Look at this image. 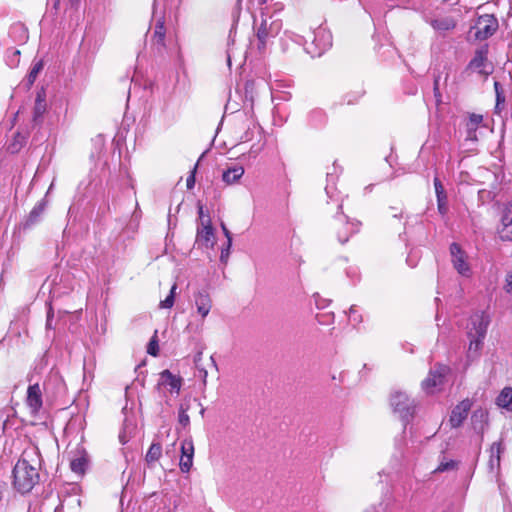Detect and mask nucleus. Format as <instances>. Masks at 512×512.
<instances>
[{
	"instance_id": "1",
	"label": "nucleus",
	"mask_w": 512,
	"mask_h": 512,
	"mask_svg": "<svg viewBox=\"0 0 512 512\" xmlns=\"http://www.w3.org/2000/svg\"><path fill=\"white\" fill-rule=\"evenodd\" d=\"M41 454L36 446L25 448L13 469V486L21 494L29 493L40 481Z\"/></svg>"
},
{
	"instance_id": "2",
	"label": "nucleus",
	"mask_w": 512,
	"mask_h": 512,
	"mask_svg": "<svg viewBox=\"0 0 512 512\" xmlns=\"http://www.w3.org/2000/svg\"><path fill=\"white\" fill-rule=\"evenodd\" d=\"M471 323L472 328L468 332L469 347L467 358L473 361L480 356L489 325V318L484 313L477 314L471 318Z\"/></svg>"
},
{
	"instance_id": "3",
	"label": "nucleus",
	"mask_w": 512,
	"mask_h": 512,
	"mask_svg": "<svg viewBox=\"0 0 512 512\" xmlns=\"http://www.w3.org/2000/svg\"><path fill=\"white\" fill-rule=\"evenodd\" d=\"M390 404L395 413L405 421V424L413 418L416 404L406 393L396 391L391 395Z\"/></svg>"
},
{
	"instance_id": "4",
	"label": "nucleus",
	"mask_w": 512,
	"mask_h": 512,
	"mask_svg": "<svg viewBox=\"0 0 512 512\" xmlns=\"http://www.w3.org/2000/svg\"><path fill=\"white\" fill-rule=\"evenodd\" d=\"M498 20L492 14L481 15L477 18L472 30L477 40H486L491 37L498 29Z\"/></svg>"
},
{
	"instance_id": "5",
	"label": "nucleus",
	"mask_w": 512,
	"mask_h": 512,
	"mask_svg": "<svg viewBox=\"0 0 512 512\" xmlns=\"http://www.w3.org/2000/svg\"><path fill=\"white\" fill-rule=\"evenodd\" d=\"M450 368L444 364H436L433 370H430L428 376L422 381V388L429 394H433L444 384L446 375Z\"/></svg>"
},
{
	"instance_id": "6",
	"label": "nucleus",
	"mask_w": 512,
	"mask_h": 512,
	"mask_svg": "<svg viewBox=\"0 0 512 512\" xmlns=\"http://www.w3.org/2000/svg\"><path fill=\"white\" fill-rule=\"evenodd\" d=\"M450 254L453 266L458 273L463 276H469L471 269L467 262V255L458 243L454 242L450 245Z\"/></svg>"
},
{
	"instance_id": "7",
	"label": "nucleus",
	"mask_w": 512,
	"mask_h": 512,
	"mask_svg": "<svg viewBox=\"0 0 512 512\" xmlns=\"http://www.w3.org/2000/svg\"><path fill=\"white\" fill-rule=\"evenodd\" d=\"M26 405L33 416L39 414L43 406V393L40 385L35 383L27 389Z\"/></svg>"
},
{
	"instance_id": "8",
	"label": "nucleus",
	"mask_w": 512,
	"mask_h": 512,
	"mask_svg": "<svg viewBox=\"0 0 512 512\" xmlns=\"http://www.w3.org/2000/svg\"><path fill=\"white\" fill-rule=\"evenodd\" d=\"M196 242L205 247H213L215 242L214 229L209 216L203 221L201 227L197 229Z\"/></svg>"
},
{
	"instance_id": "9",
	"label": "nucleus",
	"mask_w": 512,
	"mask_h": 512,
	"mask_svg": "<svg viewBox=\"0 0 512 512\" xmlns=\"http://www.w3.org/2000/svg\"><path fill=\"white\" fill-rule=\"evenodd\" d=\"M194 444L191 439H185L181 443L180 470L184 473L190 471L193 465Z\"/></svg>"
},
{
	"instance_id": "10",
	"label": "nucleus",
	"mask_w": 512,
	"mask_h": 512,
	"mask_svg": "<svg viewBox=\"0 0 512 512\" xmlns=\"http://www.w3.org/2000/svg\"><path fill=\"white\" fill-rule=\"evenodd\" d=\"M471 408V402L469 399L461 401L453 410L449 418L451 427L457 428L462 425L464 420L468 416V412Z\"/></svg>"
},
{
	"instance_id": "11",
	"label": "nucleus",
	"mask_w": 512,
	"mask_h": 512,
	"mask_svg": "<svg viewBox=\"0 0 512 512\" xmlns=\"http://www.w3.org/2000/svg\"><path fill=\"white\" fill-rule=\"evenodd\" d=\"M165 37H166V28L164 25V20L159 19L155 24L154 31L151 36V47L157 53H162L164 51Z\"/></svg>"
},
{
	"instance_id": "12",
	"label": "nucleus",
	"mask_w": 512,
	"mask_h": 512,
	"mask_svg": "<svg viewBox=\"0 0 512 512\" xmlns=\"http://www.w3.org/2000/svg\"><path fill=\"white\" fill-rule=\"evenodd\" d=\"M488 55V45H484L477 49L473 59L469 62L468 68L477 70L480 74L488 75L490 72L486 70Z\"/></svg>"
},
{
	"instance_id": "13",
	"label": "nucleus",
	"mask_w": 512,
	"mask_h": 512,
	"mask_svg": "<svg viewBox=\"0 0 512 512\" xmlns=\"http://www.w3.org/2000/svg\"><path fill=\"white\" fill-rule=\"evenodd\" d=\"M360 222L350 223L348 221L340 220L335 227L336 236L341 244L348 242L351 234L358 231Z\"/></svg>"
},
{
	"instance_id": "14",
	"label": "nucleus",
	"mask_w": 512,
	"mask_h": 512,
	"mask_svg": "<svg viewBox=\"0 0 512 512\" xmlns=\"http://www.w3.org/2000/svg\"><path fill=\"white\" fill-rule=\"evenodd\" d=\"M46 206L47 202L45 200H41L35 204V206L32 208L23 224L24 229H30L37 225L38 223H40L44 215Z\"/></svg>"
},
{
	"instance_id": "15",
	"label": "nucleus",
	"mask_w": 512,
	"mask_h": 512,
	"mask_svg": "<svg viewBox=\"0 0 512 512\" xmlns=\"http://www.w3.org/2000/svg\"><path fill=\"white\" fill-rule=\"evenodd\" d=\"M503 441L499 440L496 442H493L490 446L489 453V470L492 473H497L500 469V461H501V454L503 452Z\"/></svg>"
},
{
	"instance_id": "16",
	"label": "nucleus",
	"mask_w": 512,
	"mask_h": 512,
	"mask_svg": "<svg viewBox=\"0 0 512 512\" xmlns=\"http://www.w3.org/2000/svg\"><path fill=\"white\" fill-rule=\"evenodd\" d=\"M498 234L502 241H512V213L511 208L503 209L501 225Z\"/></svg>"
},
{
	"instance_id": "17",
	"label": "nucleus",
	"mask_w": 512,
	"mask_h": 512,
	"mask_svg": "<svg viewBox=\"0 0 512 512\" xmlns=\"http://www.w3.org/2000/svg\"><path fill=\"white\" fill-rule=\"evenodd\" d=\"M194 363L196 368L200 372V377L202 378L203 382L206 383V379L208 376V368H217L216 363L212 356L208 358H203V353L199 351L194 358Z\"/></svg>"
},
{
	"instance_id": "18",
	"label": "nucleus",
	"mask_w": 512,
	"mask_h": 512,
	"mask_svg": "<svg viewBox=\"0 0 512 512\" xmlns=\"http://www.w3.org/2000/svg\"><path fill=\"white\" fill-rule=\"evenodd\" d=\"M47 104H46V91L44 88H41L37 91L34 109H33V121L37 122L42 118L44 113L46 112Z\"/></svg>"
},
{
	"instance_id": "19",
	"label": "nucleus",
	"mask_w": 512,
	"mask_h": 512,
	"mask_svg": "<svg viewBox=\"0 0 512 512\" xmlns=\"http://www.w3.org/2000/svg\"><path fill=\"white\" fill-rule=\"evenodd\" d=\"M434 188L437 196L438 210L442 215H444L448 211L447 194L442 182L438 177L434 178Z\"/></svg>"
},
{
	"instance_id": "20",
	"label": "nucleus",
	"mask_w": 512,
	"mask_h": 512,
	"mask_svg": "<svg viewBox=\"0 0 512 512\" xmlns=\"http://www.w3.org/2000/svg\"><path fill=\"white\" fill-rule=\"evenodd\" d=\"M195 304H196L198 313L203 318H205L209 314L211 307H212V301L207 292H199L195 296Z\"/></svg>"
},
{
	"instance_id": "21",
	"label": "nucleus",
	"mask_w": 512,
	"mask_h": 512,
	"mask_svg": "<svg viewBox=\"0 0 512 512\" xmlns=\"http://www.w3.org/2000/svg\"><path fill=\"white\" fill-rule=\"evenodd\" d=\"M162 382L161 384L167 385L170 387V391H175L176 394H179L181 386H182V379L179 376L173 375L169 370H163L160 373Z\"/></svg>"
},
{
	"instance_id": "22",
	"label": "nucleus",
	"mask_w": 512,
	"mask_h": 512,
	"mask_svg": "<svg viewBox=\"0 0 512 512\" xmlns=\"http://www.w3.org/2000/svg\"><path fill=\"white\" fill-rule=\"evenodd\" d=\"M271 28L272 24L270 25V27H268L267 20L262 19L259 27L256 30V37L258 40L257 47L260 52H264L266 49L267 39L269 37Z\"/></svg>"
},
{
	"instance_id": "23",
	"label": "nucleus",
	"mask_w": 512,
	"mask_h": 512,
	"mask_svg": "<svg viewBox=\"0 0 512 512\" xmlns=\"http://www.w3.org/2000/svg\"><path fill=\"white\" fill-rule=\"evenodd\" d=\"M244 174V168L241 165H236L223 171L222 180L227 185L237 183Z\"/></svg>"
},
{
	"instance_id": "24",
	"label": "nucleus",
	"mask_w": 512,
	"mask_h": 512,
	"mask_svg": "<svg viewBox=\"0 0 512 512\" xmlns=\"http://www.w3.org/2000/svg\"><path fill=\"white\" fill-rule=\"evenodd\" d=\"M431 26L437 31H449L456 27V21L452 17L445 16L432 20Z\"/></svg>"
},
{
	"instance_id": "25",
	"label": "nucleus",
	"mask_w": 512,
	"mask_h": 512,
	"mask_svg": "<svg viewBox=\"0 0 512 512\" xmlns=\"http://www.w3.org/2000/svg\"><path fill=\"white\" fill-rule=\"evenodd\" d=\"M499 407L512 412V387H505L496 399Z\"/></svg>"
},
{
	"instance_id": "26",
	"label": "nucleus",
	"mask_w": 512,
	"mask_h": 512,
	"mask_svg": "<svg viewBox=\"0 0 512 512\" xmlns=\"http://www.w3.org/2000/svg\"><path fill=\"white\" fill-rule=\"evenodd\" d=\"M190 399H185L183 403L179 406L178 411V422L179 424L186 428L190 425V418L188 415V410L190 409Z\"/></svg>"
},
{
	"instance_id": "27",
	"label": "nucleus",
	"mask_w": 512,
	"mask_h": 512,
	"mask_svg": "<svg viewBox=\"0 0 512 512\" xmlns=\"http://www.w3.org/2000/svg\"><path fill=\"white\" fill-rule=\"evenodd\" d=\"M88 464V459L85 454L80 455L71 460L70 468L74 473L79 475H83L85 473L86 467Z\"/></svg>"
},
{
	"instance_id": "28",
	"label": "nucleus",
	"mask_w": 512,
	"mask_h": 512,
	"mask_svg": "<svg viewBox=\"0 0 512 512\" xmlns=\"http://www.w3.org/2000/svg\"><path fill=\"white\" fill-rule=\"evenodd\" d=\"M162 455V446L160 443H152L146 453L145 460L148 464L155 463Z\"/></svg>"
},
{
	"instance_id": "29",
	"label": "nucleus",
	"mask_w": 512,
	"mask_h": 512,
	"mask_svg": "<svg viewBox=\"0 0 512 512\" xmlns=\"http://www.w3.org/2000/svg\"><path fill=\"white\" fill-rule=\"evenodd\" d=\"M43 68H44L43 60H38L37 62H35L33 64L30 72L27 75V82H28L29 86H32L34 84L39 73L43 70Z\"/></svg>"
},
{
	"instance_id": "30",
	"label": "nucleus",
	"mask_w": 512,
	"mask_h": 512,
	"mask_svg": "<svg viewBox=\"0 0 512 512\" xmlns=\"http://www.w3.org/2000/svg\"><path fill=\"white\" fill-rule=\"evenodd\" d=\"M483 116L481 114L472 113L469 116V121L467 123V128L469 131H476L478 126L482 123Z\"/></svg>"
},
{
	"instance_id": "31",
	"label": "nucleus",
	"mask_w": 512,
	"mask_h": 512,
	"mask_svg": "<svg viewBox=\"0 0 512 512\" xmlns=\"http://www.w3.org/2000/svg\"><path fill=\"white\" fill-rule=\"evenodd\" d=\"M147 353L154 357L158 356V354H159L157 331L154 332V335L151 337V339L148 343Z\"/></svg>"
},
{
	"instance_id": "32",
	"label": "nucleus",
	"mask_w": 512,
	"mask_h": 512,
	"mask_svg": "<svg viewBox=\"0 0 512 512\" xmlns=\"http://www.w3.org/2000/svg\"><path fill=\"white\" fill-rule=\"evenodd\" d=\"M176 288V284L171 287L169 295L160 302V308L170 309L173 307Z\"/></svg>"
},
{
	"instance_id": "33",
	"label": "nucleus",
	"mask_w": 512,
	"mask_h": 512,
	"mask_svg": "<svg viewBox=\"0 0 512 512\" xmlns=\"http://www.w3.org/2000/svg\"><path fill=\"white\" fill-rule=\"evenodd\" d=\"M457 467V462L454 460L441 462L438 467L434 470V472H444L448 470H453Z\"/></svg>"
},
{
	"instance_id": "34",
	"label": "nucleus",
	"mask_w": 512,
	"mask_h": 512,
	"mask_svg": "<svg viewBox=\"0 0 512 512\" xmlns=\"http://www.w3.org/2000/svg\"><path fill=\"white\" fill-rule=\"evenodd\" d=\"M433 93L436 101V105L439 106L442 103V95L439 89V76L434 79Z\"/></svg>"
},
{
	"instance_id": "35",
	"label": "nucleus",
	"mask_w": 512,
	"mask_h": 512,
	"mask_svg": "<svg viewBox=\"0 0 512 512\" xmlns=\"http://www.w3.org/2000/svg\"><path fill=\"white\" fill-rule=\"evenodd\" d=\"M197 169V164L194 166L193 170L191 171V174L188 176L186 180V186L188 189H192L195 185V173Z\"/></svg>"
},
{
	"instance_id": "36",
	"label": "nucleus",
	"mask_w": 512,
	"mask_h": 512,
	"mask_svg": "<svg viewBox=\"0 0 512 512\" xmlns=\"http://www.w3.org/2000/svg\"><path fill=\"white\" fill-rule=\"evenodd\" d=\"M495 91H496V100H497V106L500 103H504L505 97L502 95V92L500 91V84L498 82L494 83Z\"/></svg>"
},
{
	"instance_id": "37",
	"label": "nucleus",
	"mask_w": 512,
	"mask_h": 512,
	"mask_svg": "<svg viewBox=\"0 0 512 512\" xmlns=\"http://www.w3.org/2000/svg\"><path fill=\"white\" fill-rule=\"evenodd\" d=\"M221 228L223 230V233L224 235L226 236L227 238V244H228V248L231 247V244H232V237H231V233L230 231L227 229V227L225 226V224H221Z\"/></svg>"
},
{
	"instance_id": "38",
	"label": "nucleus",
	"mask_w": 512,
	"mask_h": 512,
	"mask_svg": "<svg viewBox=\"0 0 512 512\" xmlns=\"http://www.w3.org/2000/svg\"><path fill=\"white\" fill-rule=\"evenodd\" d=\"M198 215H199V219H200V222H201V225L203 224V221H206V217L208 215H205L204 214V207L202 204H198Z\"/></svg>"
},
{
	"instance_id": "39",
	"label": "nucleus",
	"mask_w": 512,
	"mask_h": 512,
	"mask_svg": "<svg viewBox=\"0 0 512 512\" xmlns=\"http://www.w3.org/2000/svg\"><path fill=\"white\" fill-rule=\"evenodd\" d=\"M21 146H22V142H20L19 145L17 143L13 142L12 144L9 145L8 149L11 153H16L19 151Z\"/></svg>"
},
{
	"instance_id": "40",
	"label": "nucleus",
	"mask_w": 512,
	"mask_h": 512,
	"mask_svg": "<svg viewBox=\"0 0 512 512\" xmlns=\"http://www.w3.org/2000/svg\"><path fill=\"white\" fill-rule=\"evenodd\" d=\"M229 250H230V248H228V246L226 247V249H222L221 255H220V259L222 262L227 261V259L229 257Z\"/></svg>"
},
{
	"instance_id": "41",
	"label": "nucleus",
	"mask_w": 512,
	"mask_h": 512,
	"mask_svg": "<svg viewBox=\"0 0 512 512\" xmlns=\"http://www.w3.org/2000/svg\"><path fill=\"white\" fill-rule=\"evenodd\" d=\"M506 290L507 292H512V273L506 278Z\"/></svg>"
},
{
	"instance_id": "42",
	"label": "nucleus",
	"mask_w": 512,
	"mask_h": 512,
	"mask_svg": "<svg viewBox=\"0 0 512 512\" xmlns=\"http://www.w3.org/2000/svg\"><path fill=\"white\" fill-rule=\"evenodd\" d=\"M14 142L17 143L19 145L20 142H22V144L24 143V137L21 136L20 133H17L15 136H14Z\"/></svg>"
},
{
	"instance_id": "43",
	"label": "nucleus",
	"mask_w": 512,
	"mask_h": 512,
	"mask_svg": "<svg viewBox=\"0 0 512 512\" xmlns=\"http://www.w3.org/2000/svg\"><path fill=\"white\" fill-rule=\"evenodd\" d=\"M53 317V309L50 307L48 313H47V321L49 322L50 318Z\"/></svg>"
},
{
	"instance_id": "44",
	"label": "nucleus",
	"mask_w": 512,
	"mask_h": 512,
	"mask_svg": "<svg viewBox=\"0 0 512 512\" xmlns=\"http://www.w3.org/2000/svg\"><path fill=\"white\" fill-rule=\"evenodd\" d=\"M70 4L73 6H77L80 2V0H69Z\"/></svg>"
},
{
	"instance_id": "45",
	"label": "nucleus",
	"mask_w": 512,
	"mask_h": 512,
	"mask_svg": "<svg viewBox=\"0 0 512 512\" xmlns=\"http://www.w3.org/2000/svg\"><path fill=\"white\" fill-rule=\"evenodd\" d=\"M479 413H480L481 417H487V415H488L487 412L483 411V410H480Z\"/></svg>"
},
{
	"instance_id": "46",
	"label": "nucleus",
	"mask_w": 512,
	"mask_h": 512,
	"mask_svg": "<svg viewBox=\"0 0 512 512\" xmlns=\"http://www.w3.org/2000/svg\"><path fill=\"white\" fill-rule=\"evenodd\" d=\"M266 2H267V0H259V4H260V5H263V4H265Z\"/></svg>"
},
{
	"instance_id": "47",
	"label": "nucleus",
	"mask_w": 512,
	"mask_h": 512,
	"mask_svg": "<svg viewBox=\"0 0 512 512\" xmlns=\"http://www.w3.org/2000/svg\"><path fill=\"white\" fill-rule=\"evenodd\" d=\"M14 54H15V55H19V54H20V51H19V50H15Z\"/></svg>"
},
{
	"instance_id": "48",
	"label": "nucleus",
	"mask_w": 512,
	"mask_h": 512,
	"mask_svg": "<svg viewBox=\"0 0 512 512\" xmlns=\"http://www.w3.org/2000/svg\"><path fill=\"white\" fill-rule=\"evenodd\" d=\"M204 411H205V410H204V408H201L200 413L203 415V414H204Z\"/></svg>"
}]
</instances>
